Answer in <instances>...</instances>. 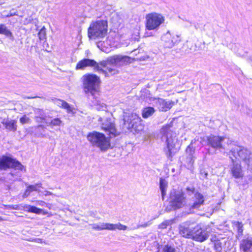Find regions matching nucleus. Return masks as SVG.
I'll list each match as a JSON object with an SVG mask.
<instances>
[{
    "label": "nucleus",
    "instance_id": "obj_1",
    "mask_svg": "<svg viewBox=\"0 0 252 252\" xmlns=\"http://www.w3.org/2000/svg\"><path fill=\"white\" fill-rule=\"evenodd\" d=\"M133 59L126 56H122L120 55H116L110 57L105 61H102L99 63H97L94 60L90 59H84L78 62L76 66V69L83 70L87 67H94V69L104 74L105 76H108L109 73L110 75H115L118 73V70L115 68L107 67V71L102 69L99 65L103 67H106L108 64L113 65L116 67H120L126 65L128 63H130Z\"/></svg>",
    "mask_w": 252,
    "mask_h": 252
},
{
    "label": "nucleus",
    "instance_id": "obj_2",
    "mask_svg": "<svg viewBox=\"0 0 252 252\" xmlns=\"http://www.w3.org/2000/svg\"><path fill=\"white\" fill-rule=\"evenodd\" d=\"M170 127L171 125H170L163 126L161 129V133L163 134L161 139L162 141L165 140L167 145L166 147L164 149V152L167 158L171 159L178 150L175 148L177 139L175 136L173 137L172 135V132L170 130Z\"/></svg>",
    "mask_w": 252,
    "mask_h": 252
},
{
    "label": "nucleus",
    "instance_id": "obj_3",
    "mask_svg": "<svg viewBox=\"0 0 252 252\" xmlns=\"http://www.w3.org/2000/svg\"><path fill=\"white\" fill-rule=\"evenodd\" d=\"M108 25L105 20H97L93 22L88 29V35L90 39H99L104 38L107 33Z\"/></svg>",
    "mask_w": 252,
    "mask_h": 252
},
{
    "label": "nucleus",
    "instance_id": "obj_4",
    "mask_svg": "<svg viewBox=\"0 0 252 252\" xmlns=\"http://www.w3.org/2000/svg\"><path fill=\"white\" fill-rule=\"evenodd\" d=\"M123 129L126 131L130 130L133 133H139L143 130L144 126L140 118L135 113L125 114L123 120Z\"/></svg>",
    "mask_w": 252,
    "mask_h": 252
},
{
    "label": "nucleus",
    "instance_id": "obj_5",
    "mask_svg": "<svg viewBox=\"0 0 252 252\" xmlns=\"http://www.w3.org/2000/svg\"><path fill=\"white\" fill-rule=\"evenodd\" d=\"M83 90L86 94L94 95L98 93L100 80L97 75L93 74H86L82 78Z\"/></svg>",
    "mask_w": 252,
    "mask_h": 252
},
{
    "label": "nucleus",
    "instance_id": "obj_6",
    "mask_svg": "<svg viewBox=\"0 0 252 252\" xmlns=\"http://www.w3.org/2000/svg\"><path fill=\"white\" fill-rule=\"evenodd\" d=\"M229 155L245 162L248 169L252 170V153L248 149L243 146L234 145L231 148Z\"/></svg>",
    "mask_w": 252,
    "mask_h": 252
},
{
    "label": "nucleus",
    "instance_id": "obj_7",
    "mask_svg": "<svg viewBox=\"0 0 252 252\" xmlns=\"http://www.w3.org/2000/svg\"><path fill=\"white\" fill-rule=\"evenodd\" d=\"M87 138L93 146L99 148L101 151H105L110 146L109 139L103 133L99 132L93 131L90 132Z\"/></svg>",
    "mask_w": 252,
    "mask_h": 252
},
{
    "label": "nucleus",
    "instance_id": "obj_8",
    "mask_svg": "<svg viewBox=\"0 0 252 252\" xmlns=\"http://www.w3.org/2000/svg\"><path fill=\"white\" fill-rule=\"evenodd\" d=\"M207 144L215 150L221 151L226 148V144L229 145L230 141L223 136L211 134L206 137Z\"/></svg>",
    "mask_w": 252,
    "mask_h": 252
},
{
    "label": "nucleus",
    "instance_id": "obj_9",
    "mask_svg": "<svg viewBox=\"0 0 252 252\" xmlns=\"http://www.w3.org/2000/svg\"><path fill=\"white\" fill-rule=\"evenodd\" d=\"M164 21V16L156 12L148 14L146 16V28L148 30L157 31Z\"/></svg>",
    "mask_w": 252,
    "mask_h": 252
},
{
    "label": "nucleus",
    "instance_id": "obj_10",
    "mask_svg": "<svg viewBox=\"0 0 252 252\" xmlns=\"http://www.w3.org/2000/svg\"><path fill=\"white\" fill-rule=\"evenodd\" d=\"M170 200V206L174 209L181 208L186 204V199L183 192L175 189L171 191Z\"/></svg>",
    "mask_w": 252,
    "mask_h": 252
},
{
    "label": "nucleus",
    "instance_id": "obj_11",
    "mask_svg": "<svg viewBox=\"0 0 252 252\" xmlns=\"http://www.w3.org/2000/svg\"><path fill=\"white\" fill-rule=\"evenodd\" d=\"M10 168L22 170L24 166L20 162L11 157L5 156L0 157V169L6 170Z\"/></svg>",
    "mask_w": 252,
    "mask_h": 252
},
{
    "label": "nucleus",
    "instance_id": "obj_12",
    "mask_svg": "<svg viewBox=\"0 0 252 252\" xmlns=\"http://www.w3.org/2000/svg\"><path fill=\"white\" fill-rule=\"evenodd\" d=\"M161 40L164 46L168 48H172L180 41L179 36L171 33L169 31L162 34Z\"/></svg>",
    "mask_w": 252,
    "mask_h": 252
},
{
    "label": "nucleus",
    "instance_id": "obj_13",
    "mask_svg": "<svg viewBox=\"0 0 252 252\" xmlns=\"http://www.w3.org/2000/svg\"><path fill=\"white\" fill-rule=\"evenodd\" d=\"M98 121L100 122L101 128L105 132H108L113 135L117 134L115 124L112 119L107 117H99Z\"/></svg>",
    "mask_w": 252,
    "mask_h": 252
},
{
    "label": "nucleus",
    "instance_id": "obj_14",
    "mask_svg": "<svg viewBox=\"0 0 252 252\" xmlns=\"http://www.w3.org/2000/svg\"><path fill=\"white\" fill-rule=\"evenodd\" d=\"M193 222L187 221L180 225V234L185 238L191 239L195 226Z\"/></svg>",
    "mask_w": 252,
    "mask_h": 252
},
{
    "label": "nucleus",
    "instance_id": "obj_15",
    "mask_svg": "<svg viewBox=\"0 0 252 252\" xmlns=\"http://www.w3.org/2000/svg\"><path fill=\"white\" fill-rule=\"evenodd\" d=\"M208 234L205 231H203L201 226L196 225L194 226L191 239L194 241L202 242L205 241L208 238Z\"/></svg>",
    "mask_w": 252,
    "mask_h": 252
},
{
    "label": "nucleus",
    "instance_id": "obj_16",
    "mask_svg": "<svg viewBox=\"0 0 252 252\" xmlns=\"http://www.w3.org/2000/svg\"><path fill=\"white\" fill-rule=\"evenodd\" d=\"M175 102L172 100H167L158 98L156 101V105L159 111L166 112L170 109L174 105Z\"/></svg>",
    "mask_w": 252,
    "mask_h": 252
},
{
    "label": "nucleus",
    "instance_id": "obj_17",
    "mask_svg": "<svg viewBox=\"0 0 252 252\" xmlns=\"http://www.w3.org/2000/svg\"><path fill=\"white\" fill-rule=\"evenodd\" d=\"M239 248L243 252H251L252 251V237L246 236L240 241Z\"/></svg>",
    "mask_w": 252,
    "mask_h": 252
},
{
    "label": "nucleus",
    "instance_id": "obj_18",
    "mask_svg": "<svg viewBox=\"0 0 252 252\" xmlns=\"http://www.w3.org/2000/svg\"><path fill=\"white\" fill-rule=\"evenodd\" d=\"M192 198L193 203L189 204L190 209H198L203 205L204 202V196L201 193L196 192L194 194Z\"/></svg>",
    "mask_w": 252,
    "mask_h": 252
},
{
    "label": "nucleus",
    "instance_id": "obj_19",
    "mask_svg": "<svg viewBox=\"0 0 252 252\" xmlns=\"http://www.w3.org/2000/svg\"><path fill=\"white\" fill-rule=\"evenodd\" d=\"M1 123L8 131L14 132L17 129V121L16 120L5 118L2 119Z\"/></svg>",
    "mask_w": 252,
    "mask_h": 252
},
{
    "label": "nucleus",
    "instance_id": "obj_20",
    "mask_svg": "<svg viewBox=\"0 0 252 252\" xmlns=\"http://www.w3.org/2000/svg\"><path fill=\"white\" fill-rule=\"evenodd\" d=\"M232 162H234V159L232 158ZM232 174L235 178H242L244 176V173L242 169L241 165L239 163H234L231 168Z\"/></svg>",
    "mask_w": 252,
    "mask_h": 252
},
{
    "label": "nucleus",
    "instance_id": "obj_21",
    "mask_svg": "<svg viewBox=\"0 0 252 252\" xmlns=\"http://www.w3.org/2000/svg\"><path fill=\"white\" fill-rule=\"evenodd\" d=\"M0 34H4L11 39L14 38L12 33L4 24H0Z\"/></svg>",
    "mask_w": 252,
    "mask_h": 252
},
{
    "label": "nucleus",
    "instance_id": "obj_22",
    "mask_svg": "<svg viewBox=\"0 0 252 252\" xmlns=\"http://www.w3.org/2000/svg\"><path fill=\"white\" fill-rule=\"evenodd\" d=\"M167 187V182L164 179L160 178L159 181V188L161 192L162 200L164 199V196L166 194V189Z\"/></svg>",
    "mask_w": 252,
    "mask_h": 252
},
{
    "label": "nucleus",
    "instance_id": "obj_23",
    "mask_svg": "<svg viewBox=\"0 0 252 252\" xmlns=\"http://www.w3.org/2000/svg\"><path fill=\"white\" fill-rule=\"evenodd\" d=\"M155 111V109L153 107H148L144 108L142 111V117L144 118H147L152 116Z\"/></svg>",
    "mask_w": 252,
    "mask_h": 252
},
{
    "label": "nucleus",
    "instance_id": "obj_24",
    "mask_svg": "<svg viewBox=\"0 0 252 252\" xmlns=\"http://www.w3.org/2000/svg\"><path fill=\"white\" fill-rule=\"evenodd\" d=\"M47 126H50L51 127L54 126H60L62 124V121L60 118H56L52 119L50 122H46Z\"/></svg>",
    "mask_w": 252,
    "mask_h": 252
},
{
    "label": "nucleus",
    "instance_id": "obj_25",
    "mask_svg": "<svg viewBox=\"0 0 252 252\" xmlns=\"http://www.w3.org/2000/svg\"><path fill=\"white\" fill-rule=\"evenodd\" d=\"M34 113L36 115L34 117V119L36 122H38V119L41 120H45V118L43 117L44 115V111L39 108L34 109Z\"/></svg>",
    "mask_w": 252,
    "mask_h": 252
},
{
    "label": "nucleus",
    "instance_id": "obj_26",
    "mask_svg": "<svg viewBox=\"0 0 252 252\" xmlns=\"http://www.w3.org/2000/svg\"><path fill=\"white\" fill-rule=\"evenodd\" d=\"M186 153L189 155V162L192 164L194 161L193 155L194 153V149L190 146H189L186 149Z\"/></svg>",
    "mask_w": 252,
    "mask_h": 252
},
{
    "label": "nucleus",
    "instance_id": "obj_27",
    "mask_svg": "<svg viewBox=\"0 0 252 252\" xmlns=\"http://www.w3.org/2000/svg\"><path fill=\"white\" fill-rule=\"evenodd\" d=\"M233 223L237 228L238 236L242 235L243 232V225L242 223L238 221H235Z\"/></svg>",
    "mask_w": 252,
    "mask_h": 252
},
{
    "label": "nucleus",
    "instance_id": "obj_28",
    "mask_svg": "<svg viewBox=\"0 0 252 252\" xmlns=\"http://www.w3.org/2000/svg\"><path fill=\"white\" fill-rule=\"evenodd\" d=\"M101 230H107L113 231V223L108 222H100Z\"/></svg>",
    "mask_w": 252,
    "mask_h": 252
},
{
    "label": "nucleus",
    "instance_id": "obj_29",
    "mask_svg": "<svg viewBox=\"0 0 252 252\" xmlns=\"http://www.w3.org/2000/svg\"><path fill=\"white\" fill-rule=\"evenodd\" d=\"M162 252H177L175 248L168 244L165 245L162 247Z\"/></svg>",
    "mask_w": 252,
    "mask_h": 252
},
{
    "label": "nucleus",
    "instance_id": "obj_30",
    "mask_svg": "<svg viewBox=\"0 0 252 252\" xmlns=\"http://www.w3.org/2000/svg\"><path fill=\"white\" fill-rule=\"evenodd\" d=\"M127 229V227L126 225L122 224L120 222L115 224L113 223V231L116 229H118L119 230H125Z\"/></svg>",
    "mask_w": 252,
    "mask_h": 252
},
{
    "label": "nucleus",
    "instance_id": "obj_31",
    "mask_svg": "<svg viewBox=\"0 0 252 252\" xmlns=\"http://www.w3.org/2000/svg\"><path fill=\"white\" fill-rule=\"evenodd\" d=\"M214 247L216 251L219 252H221L222 250V243L220 240H215L214 243Z\"/></svg>",
    "mask_w": 252,
    "mask_h": 252
},
{
    "label": "nucleus",
    "instance_id": "obj_32",
    "mask_svg": "<svg viewBox=\"0 0 252 252\" xmlns=\"http://www.w3.org/2000/svg\"><path fill=\"white\" fill-rule=\"evenodd\" d=\"M28 207L29 208V210H27V211L28 212L39 214L42 211V209L37 208V207H36L35 206H29Z\"/></svg>",
    "mask_w": 252,
    "mask_h": 252
},
{
    "label": "nucleus",
    "instance_id": "obj_33",
    "mask_svg": "<svg viewBox=\"0 0 252 252\" xmlns=\"http://www.w3.org/2000/svg\"><path fill=\"white\" fill-rule=\"evenodd\" d=\"M171 220H164L158 225V228L160 229H165L168 225L171 224Z\"/></svg>",
    "mask_w": 252,
    "mask_h": 252
},
{
    "label": "nucleus",
    "instance_id": "obj_34",
    "mask_svg": "<svg viewBox=\"0 0 252 252\" xmlns=\"http://www.w3.org/2000/svg\"><path fill=\"white\" fill-rule=\"evenodd\" d=\"M38 37L40 40H43L45 38L46 31L44 27H43L38 32Z\"/></svg>",
    "mask_w": 252,
    "mask_h": 252
},
{
    "label": "nucleus",
    "instance_id": "obj_35",
    "mask_svg": "<svg viewBox=\"0 0 252 252\" xmlns=\"http://www.w3.org/2000/svg\"><path fill=\"white\" fill-rule=\"evenodd\" d=\"M31 122L30 119L26 115H24L20 119V122L22 124H25L30 123Z\"/></svg>",
    "mask_w": 252,
    "mask_h": 252
},
{
    "label": "nucleus",
    "instance_id": "obj_36",
    "mask_svg": "<svg viewBox=\"0 0 252 252\" xmlns=\"http://www.w3.org/2000/svg\"><path fill=\"white\" fill-rule=\"evenodd\" d=\"M62 107L65 109L68 113L72 112L73 111L72 107H71L70 105L65 101Z\"/></svg>",
    "mask_w": 252,
    "mask_h": 252
},
{
    "label": "nucleus",
    "instance_id": "obj_37",
    "mask_svg": "<svg viewBox=\"0 0 252 252\" xmlns=\"http://www.w3.org/2000/svg\"><path fill=\"white\" fill-rule=\"evenodd\" d=\"M26 185L27 186V189L25 190V191L22 196L24 198H27V197H28L30 195L31 193L32 192L31 189L28 186V184L27 183L26 184Z\"/></svg>",
    "mask_w": 252,
    "mask_h": 252
},
{
    "label": "nucleus",
    "instance_id": "obj_38",
    "mask_svg": "<svg viewBox=\"0 0 252 252\" xmlns=\"http://www.w3.org/2000/svg\"><path fill=\"white\" fill-rule=\"evenodd\" d=\"M92 226V228L94 230L96 231H101V226L100 222L99 223H93L91 224Z\"/></svg>",
    "mask_w": 252,
    "mask_h": 252
},
{
    "label": "nucleus",
    "instance_id": "obj_39",
    "mask_svg": "<svg viewBox=\"0 0 252 252\" xmlns=\"http://www.w3.org/2000/svg\"><path fill=\"white\" fill-rule=\"evenodd\" d=\"M5 207L9 209L13 210H20L19 205H4Z\"/></svg>",
    "mask_w": 252,
    "mask_h": 252
},
{
    "label": "nucleus",
    "instance_id": "obj_40",
    "mask_svg": "<svg viewBox=\"0 0 252 252\" xmlns=\"http://www.w3.org/2000/svg\"><path fill=\"white\" fill-rule=\"evenodd\" d=\"M29 188L31 189L32 191H37L38 192H40L41 191L39 189H38L36 186L35 185H28Z\"/></svg>",
    "mask_w": 252,
    "mask_h": 252
},
{
    "label": "nucleus",
    "instance_id": "obj_41",
    "mask_svg": "<svg viewBox=\"0 0 252 252\" xmlns=\"http://www.w3.org/2000/svg\"><path fill=\"white\" fill-rule=\"evenodd\" d=\"M106 108V106L105 104L102 103L101 104H98L97 109L99 110H104Z\"/></svg>",
    "mask_w": 252,
    "mask_h": 252
},
{
    "label": "nucleus",
    "instance_id": "obj_42",
    "mask_svg": "<svg viewBox=\"0 0 252 252\" xmlns=\"http://www.w3.org/2000/svg\"><path fill=\"white\" fill-rule=\"evenodd\" d=\"M36 202L37 205L42 207L45 206L47 205V203L41 200L36 201Z\"/></svg>",
    "mask_w": 252,
    "mask_h": 252
},
{
    "label": "nucleus",
    "instance_id": "obj_43",
    "mask_svg": "<svg viewBox=\"0 0 252 252\" xmlns=\"http://www.w3.org/2000/svg\"><path fill=\"white\" fill-rule=\"evenodd\" d=\"M42 193H43V195L44 196L55 195V194H53L52 192L47 190H45L43 191Z\"/></svg>",
    "mask_w": 252,
    "mask_h": 252
},
{
    "label": "nucleus",
    "instance_id": "obj_44",
    "mask_svg": "<svg viewBox=\"0 0 252 252\" xmlns=\"http://www.w3.org/2000/svg\"><path fill=\"white\" fill-rule=\"evenodd\" d=\"M64 100L59 99L57 101V104L58 106L62 107V106L63 105V103H64Z\"/></svg>",
    "mask_w": 252,
    "mask_h": 252
},
{
    "label": "nucleus",
    "instance_id": "obj_45",
    "mask_svg": "<svg viewBox=\"0 0 252 252\" xmlns=\"http://www.w3.org/2000/svg\"><path fill=\"white\" fill-rule=\"evenodd\" d=\"M36 97H38V96H23V98H24V99H25V98L32 99V98H36Z\"/></svg>",
    "mask_w": 252,
    "mask_h": 252
},
{
    "label": "nucleus",
    "instance_id": "obj_46",
    "mask_svg": "<svg viewBox=\"0 0 252 252\" xmlns=\"http://www.w3.org/2000/svg\"><path fill=\"white\" fill-rule=\"evenodd\" d=\"M34 241L38 243H41L42 242V239L40 238H36L34 240Z\"/></svg>",
    "mask_w": 252,
    "mask_h": 252
},
{
    "label": "nucleus",
    "instance_id": "obj_47",
    "mask_svg": "<svg viewBox=\"0 0 252 252\" xmlns=\"http://www.w3.org/2000/svg\"><path fill=\"white\" fill-rule=\"evenodd\" d=\"M29 206H31V205H25L24 206H23V208L24 209L27 211V210H29V208L28 207Z\"/></svg>",
    "mask_w": 252,
    "mask_h": 252
},
{
    "label": "nucleus",
    "instance_id": "obj_48",
    "mask_svg": "<svg viewBox=\"0 0 252 252\" xmlns=\"http://www.w3.org/2000/svg\"><path fill=\"white\" fill-rule=\"evenodd\" d=\"M187 190L188 191H189L191 192L192 193L194 191V188L189 189V188H187Z\"/></svg>",
    "mask_w": 252,
    "mask_h": 252
},
{
    "label": "nucleus",
    "instance_id": "obj_49",
    "mask_svg": "<svg viewBox=\"0 0 252 252\" xmlns=\"http://www.w3.org/2000/svg\"><path fill=\"white\" fill-rule=\"evenodd\" d=\"M36 186V187H38V188H42V184L41 183H37L36 184H35Z\"/></svg>",
    "mask_w": 252,
    "mask_h": 252
},
{
    "label": "nucleus",
    "instance_id": "obj_50",
    "mask_svg": "<svg viewBox=\"0 0 252 252\" xmlns=\"http://www.w3.org/2000/svg\"><path fill=\"white\" fill-rule=\"evenodd\" d=\"M37 127H41V128H43L44 127V126L40 125L38 126Z\"/></svg>",
    "mask_w": 252,
    "mask_h": 252
},
{
    "label": "nucleus",
    "instance_id": "obj_51",
    "mask_svg": "<svg viewBox=\"0 0 252 252\" xmlns=\"http://www.w3.org/2000/svg\"><path fill=\"white\" fill-rule=\"evenodd\" d=\"M11 15H17V14H16V12H13L11 13Z\"/></svg>",
    "mask_w": 252,
    "mask_h": 252
},
{
    "label": "nucleus",
    "instance_id": "obj_52",
    "mask_svg": "<svg viewBox=\"0 0 252 252\" xmlns=\"http://www.w3.org/2000/svg\"><path fill=\"white\" fill-rule=\"evenodd\" d=\"M38 122H42L43 120H40V119H38Z\"/></svg>",
    "mask_w": 252,
    "mask_h": 252
},
{
    "label": "nucleus",
    "instance_id": "obj_53",
    "mask_svg": "<svg viewBox=\"0 0 252 252\" xmlns=\"http://www.w3.org/2000/svg\"><path fill=\"white\" fill-rule=\"evenodd\" d=\"M2 220H3V219L1 217H0V221H2Z\"/></svg>",
    "mask_w": 252,
    "mask_h": 252
},
{
    "label": "nucleus",
    "instance_id": "obj_54",
    "mask_svg": "<svg viewBox=\"0 0 252 252\" xmlns=\"http://www.w3.org/2000/svg\"><path fill=\"white\" fill-rule=\"evenodd\" d=\"M251 61H252V59H251Z\"/></svg>",
    "mask_w": 252,
    "mask_h": 252
}]
</instances>
